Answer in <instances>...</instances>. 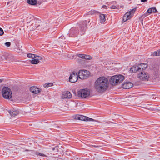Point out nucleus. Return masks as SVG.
I'll return each instance as SVG.
<instances>
[{
	"instance_id": "obj_1",
	"label": "nucleus",
	"mask_w": 160,
	"mask_h": 160,
	"mask_svg": "<svg viewBox=\"0 0 160 160\" xmlns=\"http://www.w3.org/2000/svg\"><path fill=\"white\" fill-rule=\"evenodd\" d=\"M108 81L107 78L104 77H100L95 82V88L98 92L105 90L108 86Z\"/></svg>"
},
{
	"instance_id": "obj_2",
	"label": "nucleus",
	"mask_w": 160,
	"mask_h": 160,
	"mask_svg": "<svg viewBox=\"0 0 160 160\" xmlns=\"http://www.w3.org/2000/svg\"><path fill=\"white\" fill-rule=\"evenodd\" d=\"M124 79V76L122 75H115L111 78L110 82L112 84H117L121 82Z\"/></svg>"
},
{
	"instance_id": "obj_3",
	"label": "nucleus",
	"mask_w": 160,
	"mask_h": 160,
	"mask_svg": "<svg viewBox=\"0 0 160 160\" xmlns=\"http://www.w3.org/2000/svg\"><path fill=\"white\" fill-rule=\"evenodd\" d=\"M3 97L6 99H10L12 96V92L10 89L8 87H4L2 90Z\"/></svg>"
},
{
	"instance_id": "obj_4",
	"label": "nucleus",
	"mask_w": 160,
	"mask_h": 160,
	"mask_svg": "<svg viewBox=\"0 0 160 160\" xmlns=\"http://www.w3.org/2000/svg\"><path fill=\"white\" fill-rule=\"evenodd\" d=\"M90 90L87 89H83L80 90L78 92V96L82 98L88 97L90 95Z\"/></svg>"
},
{
	"instance_id": "obj_5",
	"label": "nucleus",
	"mask_w": 160,
	"mask_h": 160,
	"mask_svg": "<svg viewBox=\"0 0 160 160\" xmlns=\"http://www.w3.org/2000/svg\"><path fill=\"white\" fill-rule=\"evenodd\" d=\"M90 22V21L87 22L86 21L81 22L79 24L80 32V34L82 35H83L87 29V25Z\"/></svg>"
},
{
	"instance_id": "obj_6",
	"label": "nucleus",
	"mask_w": 160,
	"mask_h": 160,
	"mask_svg": "<svg viewBox=\"0 0 160 160\" xmlns=\"http://www.w3.org/2000/svg\"><path fill=\"white\" fill-rule=\"evenodd\" d=\"M79 78L82 79H86L89 75V72L86 70H80L78 73Z\"/></svg>"
},
{
	"instance_id": "obj_7",
	"label": "nucleus",
	"mask_w": 160,
	"mask_h": 160,
	"mask_svg": "<svg viewBox=\"0 0 160 160\" xmlns=\"http://www.w3.org/2000/svg\"><path fill=\"white\" fill-rule=\"evenodd\" d=\"M79 33V28L78 27L71 28L68 35L70 37H74L77 36Z\"/></svg>"
},
{
	"instance_id": "obj_8",
	"label": "nucleus",
	"mask_w": 160,
	"mask_h": 160,
	"mask_svg": "<svg viewBox=\"0 0 160 160\" xmlns=\"http://www.w3.org/2000/svg\"><path fill=\"white\" fill-rule=\"evenodd\" d=\"M138 77L142 80H148L149 76L147 73L141 71L138 74Z\"/></svg>"
},
{
	"instance_id": "obj_9",
	"label": "nucleus",
	"mask_w": 160,
	"mask_h": 160,
	"mask_svg": "<svg viewBox=\"0 0 160 160\" xmlns=\"http://www.w3.org/2000/svg\"><path fill=\"white\" fill-rule=\"evenodd\" d=\"M78 77V74L76 72H73L69 77V81L72 82H75L77 81Z\"/></svg>"
},
{
	"instance_id": "obj_10",
	"label": "nucleus",
	"mask_w": 160,
	"mask_h": 160,
	"mask_svg": "<svg viewBox=\"0 0 160 160\" xmlns=\"http://www.w3.org/2000/svg\"><path fill=\"white\" fill-rule=\"evenodd\" d=\"M131 72H141L140 67H139V64L135 65L132 67L130 70Z\"/></svg>"
},
{
	"instance_id": "obj_11",
	"label": "nucleus",
	"mask_w": 160,
	"mask_h": 160,
	"mask_svg": "<svg viewBox=\"0 0 160 160\" xmlns=\"http://www.w3.org/2000/svg\"><path fill=\"white\" fill-rule=\"evenodd\" d=\"M133 86V84L130 82H126L123 85V88L125 89H129Z\"/></svg>"
},
{
	"instance_id": "obj_12",
	"label": "nucleus",
	"mask_w": 160,
	"mask_h": 160,
	"mask_svg": "<svg viewBox=\"0 0 160 160\" xmlns=\"http://www.w3.org/2000/svg\"><path fill=\"white\" fill-rule=\"evenodd\" d=\"M30 91L33 93L37 94L40 91V89L36 86L31 87L30 88Z\"/></svg>"
},
{
	"instance_id": "obj_13",
	"label": "nucleus",
	"mask_w": 160,
	"mask_h": 160,
	"mask_svg": "<svg viewBox=\"0 0 160 160\" xmlns=\"http://www.w3.org/2000/svg\"><path fill=\"white\" fill-rule=\"evenodd\" d=\"M9 112L11 116L14 117L19 114V111L18 110H12L9 111Z\"/></svg>"
},
{
	"instance_id": "obj_14",
	"label": "nucleus",
	"mask_w": 160,
	"mask_h": 160,
	"mask_svg": "<svg viewBox=\"0 0 160 160\" xmlns=\"http://www.w3.org/2000/svg\"><path fill=\"white\" fill-rule=\"evenodd\" d=\"M63 94L64 95V98H70L72 97L71 93L68 91L64 92Z\"/></svg>"
},
{
	"instance_id": "obj_15",
	"label": "nucleus",
	"mask_w": 160,
	"mask_h": 160,
	"mask_svg": "<svg viewBox=\"0 0 160 160\" xmlns=\"http://www.w3.org/2000/svg\"><path fill=\"white\" fill-rule=\"evenodd\" d=\"M147 12L148 13L150 14L152 12L156 13L158 12L155 7H152L149 8L147 10Z\"/></svg>"
},
{
	"instance_id": "obj_16",
	"label": "nucleus",
	"mask_w": 160,
	"mask_h": 160,
	"mask_svg": "<svg viewBox=\"0 0 160 160\" xmlns=\"http://www.w3.org/2000/svg\"><path fill=\"white\" fill-rule=\"evenodd\" d=\"M139 67H140L141 71H143L145 70L148 66V64L146 63H142L139 64Z\"/></svg>"
},
{
	"instance_id": "obj_17",
	"label": "nucleus",
	"mask_w": 160,
	"mask_h": 160,
	"mask_svg": "<svg viewBox=\"0 0 160 160\" xmlns=\"http://www.w3.org/2000/svg\"><path fill=\"white\" fill-rule=\"evenodd\" d=\"M101 22H104L106 21L105 15L104 14H101L99 16Z\"/></svg>"
},
{
	"instance_id": "obj_18",
	"label": "nucleus",
	"mask_w": 160,
	"mask_h": 160,
	"mask_svg": "<svg viewBox=\"0 0 160 160\" xmlns=\"http://www.w3.org/2000/svg\"><path fill=\"white\" fill-rule=\"evenodd\" d=\"M34 21H35V23H36L37 24H34L35 26H34V23H33L32 26H33V27H34L33 29H35L36 28H38V27L40 25H38L37 23H39L40 21L38 20H34Z\"/></svg>"
},
{
	"instance_id": "obj_19",
	"label": "nucleus",
	"mask_w": 160,
	"mask_h": 160,
	"mask_svg": "<svg viewBox=\"0 0 160 160\" xmlns=\"http://www.w3.org/2000/svg\"><path fill=\"white\" fill-rule=\"evenodd\" d=\"M75 118L77 119L83 121V120H84V118H85V116L82 115H78L75 116Z\"/></svg>"
},
{
	"instance_id": "obj_20",
	"label": "nucleus",
	"mask_w": 160,
	"mask_h": 160,
	"mask_svg": "<svg viewBox=\"0 0 160 160\" xmlns=\"http://www.w3.org/2000/svg\"><path fill=\"white\" fill-rule=\"evenodd\" d=\"M27 2L31 5H34L36 4V0H27Z\"/></svg>"
},
{
	"instance_id": "obj_21",
	"label": "nucleus",
	"mask_w": 160,
	"mask_h": 160,
	"mask_svg": "<svg viewBox=\"0 0 160 160\" xmlns=\"http://www.w3.org/2000/svg\"><path fill=\"white\" fill-rule=\"evenodd\" d=\"M27 56L29 58L34 59V58L37 57V55L34 54H32L31 53H28L27 54Z\"/></svg>"
},
{
	"instance_id": "obj_22",
	"label": "nucleus",
	"mask_w": 160,
	"mask_h": 160,
	"mask_svg": "<svg viewBox=\"0 0 160 160\" xmlns=\"http://www.w3.org/2000/svg\"><path fill=\"white\" fill-rule=\"evenodd\" d=\"M131 12H126L124 15L126 17V18L128 20L130 19L131 16L132 15H131Z\"/></svg>"
},
{
	"instance_id": "obj_23",
	"label": "nucleus",
	"mask_w": 160,
	"mask_h": 160,
	"mask_svg": "<svg viewBox=\"0 0 160 160\" xmlns=\"http://www.w3.org/2000/svg\"><path fill=\"white\" fill-rule=\"evenodd\" d=\"M84 118V120L83 121H94V120L92 118H89V117H86L85 116V118Z\"/></svg>"
},
{
	"instance_id": "obj_24",
	"label": "nucleus",
	"mask_w": 160,
	"mask_h": 160,
	"mask_svg": "<svg viewBox=\"0 0 160 160\" xmlns=\"http://www.w3.org/2000/svg\"><path fill=\"white\" fill-rule=\"evenodd\" d=\"M39 63L38 60L34 59H32L31 61V63L32 64H37Z\"/></svg>"
},
{
	"instance_id": "obj_25",
	"label": "nucleus",
	"mask_w": 160,
	"mask_h": 160,
	"mask_svg": "<svg viewBox=\"0 0 160 160\" xmlns=\"http://www.w3.org/2000/svg\"><path fill=\"white\" fill-rule=\"evenodd\" d=\"M97 12V11H95L94 10H91L89 12H88L87 13V15H92L95 13Z\"/></svg>"
},
{
	"instance_id": "obj_26",
	"label": "nucleus",
	"mask_w": 160,
	"mask_h": 160,
	"mask_svg": "<svg viewBox=\"0 0 160 160\" xmlns=\"http://www.w3.org/2000/svg\"><path fill=\"white\" fill-rule=\"evenodd\" d=\"M53 83L51 82L49 83H46L43 85V87L45 88H48L52 86L53 85Z\"/></svg>"
},
{
	"instance_id": "obj_27",
	"label": "nucleus",
	"mask_w": 160,
	"mask_h": 160,
	"mask_svg": "<svg viewBox=\"0 0 160 160\" xmlns=\"http://www.w3.org/2000/svg\"><path fill=\"white\" fill-rule=\"evenodd\" d=\"M83 57V59H87V60H90L92 59V57L90 56L86 55V54H84Z\"/></svg>"
},
{
	"instance_id": "obj_28",
	"label": "nucleus",
	"mask_w": 160,
	"mask_h": 160,
	"mask_svg": "<svg viewBox=\"0 0 160 160\" xmlns=\"http://www.w3.org/2000/svg\"><path fill=\"white\" fill-rule=\"evenodd\" d=\"M153 54L155 56H160V49L155 51L153 53Z\"/></svg>"
},
{
	"instance_id": "obj_29",
	"label": "nucleus",
	"mask_w": 160,
	"mask_h": 160,
	"mask_svg": "<svg viewBox=\"0 0 160 160\" xmlns=\"http://www.w3.org/2000/svg\"><path fill=\"white\" fill-rule=\"evenodd\" d=\"M77 56L80 58L83 59L84 54H77Z\"/></svg>"
},
{
	"instance_id": "obj_30",
	"label": "nucleus",
	"mask_w": 160,
	"mask_h": 160,
	"mask_svg": "<svg viewBox=\"0 0 160 160\" xmlns=\"http://www.w3.org/2000/svg\"><path fill=\"white\" fill-rule=\"evenodd\" d=\"M136 10V9L135 8H134L132 9L131 11H129V12H131V15L133 14L135 11Z\"/></svg>"
},
{
	"instance_id": "obj_31",
	"label": "nucleus",
	"mask_w": 160,
	"mask_h": 160,
	"mask_svg": "<svg viewBox=\"0 0 160 160\" xmlns=\"http://www.w3.org/2000/svg\"><path fill=\"white\" fill-rule=\"evenodd\" d=\"M128 20V19L126 18V17L124 15V16H123V19H122L123 21V22H126V21H127Z\"/></svg>"
},
{
	"instance_id": "obj_32",
	"label": "nucleus",
	"mask_w": 160,
	"mask_h": 160,
	"mask_svg": "<svg viewBox=\"0 0 160 160\" xmlns=\"http://www.w3.org/2000/svg\"><path fill=\"white\" fill-rule=\"evenodd\" d=\"M3 33L4 32L3 29L2 28H0V36L2 35Z\"/></svg>"
},
{
	"instance_id": "obj_33",
	"label": "nucleus",
	"mask_w": 160,
	"mask_h": 160,
	"mask_svg": "<svg viewBox=\"0 0 160 160\" xmlns=\"http://www.w3.org/2000/svg\"><path fill=\"white\" fill-rule=\"evenodd\" d=\"M5 45L7 47H9L11 45V43L10 42H6L5 43Z\"/></svg>"
},
{
	"instance_id": "obj_34",
	"label": "nucleus",
	"mask_w": 160,
	"mask_h": 160,
	"mask_svg": "<svg viewBox=\"0 0 160 160\" xmlns=\"http://www.w3.org/2000/svg\"><path fill=\"white\" fill-rule=\"evenodd\" d=\"M37 154L38 155L41 156L42 157H44L45 156V155L43 153H39V152H38Z\"/></svg>"
},
{
	"instance_id": "obj_35",
	"label": "nucleus",
	"mask_w": 160,
	"mask_h": 160,
	"mask_svg": "<svg viewBox=\"0 0 160 160\" xmlns=\"http://www.w3.org/2000/svg\"><path fill=\"white\" fill-rule=\"evenodd\" d=\"M110 8L112 9H115L117 8L116 6L114 5H112L110 7Z\"/></svg>"
},
{
	"instance_id": "obj_36",
	"label": "nucleus",
	"mask_w": 160,
	"mask_h": 160,
	"mask_svg": "<svg viewBox=\"0 0 160 160\" xmlns=\"http://www.w3.org/2000/svg\"><path fill=\"white\" fill-rule=\"evenodd\" d=\"M102 7L104 8L107 9L108 8L107 6L105 5H103L102 6Z\"/></svg>"
},
{
	"instance_id": "obj_37",
	"label": "nucleus",
	"mask_w": 160,
	"mask_h": 160,
	"mask_svg": "<svg viewBox=\"0 0 160 160\" xmlns=\"http://www.w3.org/2000/svg\"><path fill=\"white\" fill-rule=\"evenodd\" d=\"M37 57H38V58L37 59V60H38V61H39V60H40L42 58L41 57L39 56H37Z\"/></svg>"
},
{
	"instance_id": "obj_38",
	"label": "nucleus",
	"mask_w": 160,
	"mask_h": 160,
	"mask_svg": "<svg viewBox=\"0 0 160 160\" xmlns=\"http://www.w3.org/2000/svg\"><path fill=\"white\" fill-rule=\"evenodd\" d=\"M148 1V0H141V2H147Z\"/></svg>"
},
{
	"instance_id": "obj_39",
	"label": "nucleus",
	"mask_w": 160,
	"mask_h": 160,
	"mask_svg": "<svg viewBox=\"0 0 160 160\" xmlns=\"http://www.w3.org/2000/svg\"><path fill=\"white\" fill-rule=\"evenodd\" d=\"M55 149V148H52V150L53 151Z\"/></svg>"
},
{
	"instance_id": "obj_40",
	"label": "nucleus",
	"mask_w": 160,
	"mask_h": 160,
	"mask_svg": "<svg viewBox=\"0 0 160 160\" xmlns=\"http://www.w3.org/2000/svg\"><path fill=\"white\" fill-rule=\"evenodd\" d=\"M2 82V80L0 79V83Z\"/></svg>"
},
{
	"instance_id": "obj_41",
	"label": "nucleus",
	"mask_w": 160,
	"mask_h": 160,
	"mask_svg": "<svg viewBox=\"0 0 160 160\" xmlns=\"http://www.w3.org/2000/svg\"><path fill=\"white\" fill-rule=\"evenodd\" d=\"M25 151H28V150H26Z\"/></svg>"
}]
</instances>
